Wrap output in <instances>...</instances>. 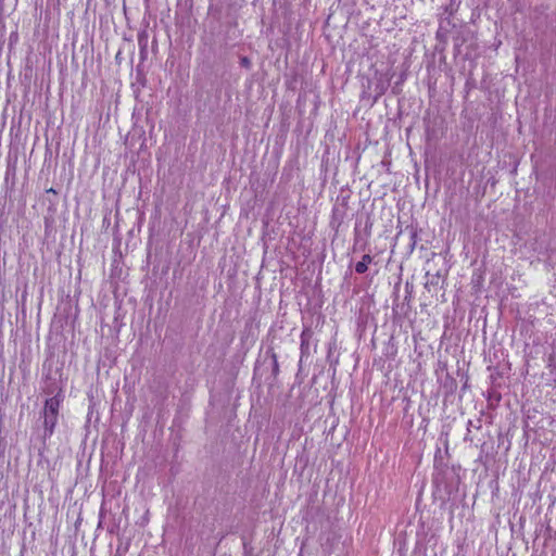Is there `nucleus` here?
<instances>
[{"label": "nucleus", "instance_id": "obj_9", "mask_svg": "<svg viewBox=\"0 0 556 556\" xmlns=\"http://www.w3.org/2000/svg\"><path fill=\"white\" fill-rule=\"evenodd\" d=\"M48 192L55 193V190L53 188L49 189Z\"/></svg>", "mask_w": 556, "mask_h": 556}, {"label": "nucleus", "instance_id": "obj_8", "mask_svg": "<svg viewBox=\"0 0 556 556\" xmlns=\"http://www.w3.org/2000/svg\"><path fill=\"white\" fill-rule=\"evenodd\" d=\"M242 63H243V64H248V63H249L248 59H245V58H244V59L242 60Z\"/></svg>", "mask_w": 556, "mask_h": 556}, {"label": "nucleus", "instance_id": "obj_3", "mask_svg": "<svg viewBox=\"0 0 556 556\" xmlns=\"http://www.w3.org/2000/svg\"><path fill=\"white\" fill-rule=\"evenodd\" d=\"M372 262V257L369 254H364L362 261L355 265V271L357 274H364L368 269V265Z\"/></svg>", "mask_w": 556, "mask_h": 556}, {"label": "nucleus", "instance_id": "obj_5", "mask_svg": "<svg viewBox=\"0 0 556 556\" xmlns=\"http://www.w3.org/2000/svg\"><path fill=\"white\" fill-rule=\"evenodd\" d=\"M459 4H460V0H450L448 4L445 8V11L450 15H453L458 10Z\"/></svg>", "mask_w": 556, "mask_h": 556}, {"label": "nucleus", "instance_id": "obj_1", "mask_svg": "<svg viewBox=\"0 0 556 556\" xmlns=\"http://www.w3.org/2000/svg\"><path fill=\"white\" fill-rule=\"evenodd\" d=\"M47 394H55L45 401L43 408L39 413L33 437L37 440L42 450L47 448L48 440L53 435L59 421L61 404L64 400L62 389L59 387L45 389Z\"/></svg>", "mask_w": 556, "mask_h": 556}, {"label": "nucleus", "instance_id": "obj_4", "mask_svg": "<svg viewBox=\"0 0 556 556\" xmlns=\"http://www.w3.org/2000/svg\"><path fill=\"white\" fill-rule=\"evenodd\" d=\"M267 353L270 355L271 358V368L274 376H277L279 372V363L277 354L274 352V350H268Z\"/></svg>", "mask_w": 556, "mask_h": 556}, {"label": "nucleus", "instance_id": "obj_7", "mask_svg": "<svg viewBox=\"0 0 556 556\" xmlns=\"http://www.w3.org/2000/svg\"><path fill=\"white\" fill-rule=\"evenodd\" d=\"M433 283H434V281H433V280H431V281H430V280H427V281H426V283H425V287H426V288H429V285H433Z\"/></svg>", "mask_w": 556, "mask_h": 556}, {"label": "nucleus", "instance_id": "obj_6", "mask_svg": "<svg viewBox=\"0 0 556 556\" xmlns=\"http://www.w3.org/2000/svg\"><path fill=\"white\" fill-rule=\"evenodd\" d=\"M547 367L549 368L551 372H556V353L549 354L547 358Z\"/></svg>", "mask_w": 556, "mask_h": 556}, {"label": "nucleus", "instance_id": "obj_2", "mask_svg": "<svg viewBox=\"0 0 556 556\" xmlns=\"http://www.w3.org/2000/svg\"><path fill=\"white\" fill-rule=\"evenodd\" d=\"M314 332L311 327L305 326L301 332L300 339V352H301V362L304 358H307L312 355V341H313Z\"/></svg>", "mask_w": 556, "mask_h": 556}]
</instances>
